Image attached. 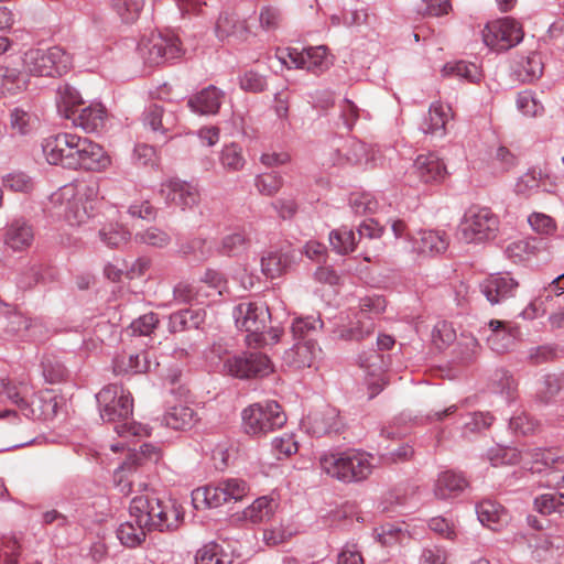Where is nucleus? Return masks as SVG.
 Segmentation results:
<instances>
[{
  "label": "nucleus",
  "mask_w": 564,
  "mask_h": 564,
  "mask_svg": "<svg viewBox=\"0 0 564 564\" xmlns=\"http://www.w3.org/2000/svg\"><path fill=\"white\" fill-rule=\"evenodd\" d=\"M129 517L148 527V531L174 532L184 521V511L175 500L151 492L131 500Z\"/></svg>",
  "instance_id": "nucleus-1"
},
{
  "label": "nucleus",
  "mask_w": 564,
  "mask_h": 564,
  "mask_svg": "<svg viewBox=\"0 0 564 564\" xmlns=\"http://www.w3.org/2000/svg\"><path fill=\"white\" fill-rule=\"evenodd\" d=\"M0 398L17 405L31 420H48L56 414L57 403L54 399L35 395L30 378L24 373L1 378Z\"/></svg>",
  "instance_id": "nucleus-2"
},
{
  "label": "nucleus",
  "mask_w": 564,
  "mask_h": 564,
  "mask_svg": "<svg viewBox=\"0 0 564 564\" xmlns=\"http://www.w3.org/2000/svg\"><path fill=\"white\" fill-rule=\"evenodd\" d=\"M96 400L100 417L105 422L113 423V430L119 436L129 437L141 434L142 426L132 419L133 399L122 386H106L96 394Z\"/></svg>",
  "instance_id": "nucleus-3"
},
{
  "label": "nucleus",
  "mask_w": 564,
  "mask_h": 564,
  "mask_svg": "<svg viewBox=\"0 0 564 564\" xmlns=\"http://www.w3.org/2000/svg\"><path fill=\"white\" fill-rule=\"evenodd\" d=\"M98 194L97 182L66 185L51 195L50 203L57 216L64 217L70 226H79L90 217L91 202Z\"/></svg>",
  "instance_id": "nucleus-4"
},
{
  "label": "nucleus",
  "mask_w": 564,
  "mask_h": 564,
  "mask_svg": "<svg viewBox=\"0 0 564 564\" xmlns=\"http://www.w3.org/2000/svg\"><path fill=\"white\" fill-rule=\"evenodd\" d=\"M232 317L237 328L247 333L249 346L273 345L280 340L281 330L267 327L271 315L263 302H241L234 307Z\"/></svg>",
  "instance_id": "nucleus-5"
},
{
  "label": "nucleus",
  "mask_w": 564,
  "mask_h": 564,
  "mask_svg": "<svg viewBox=\"0 0 564 564\" xmlns=\"http://www.w3.org/2000/svg\"><path fill=\"white\" fill-rule=\"evenodd\" d=\"M319 465L324 473L343 482L365 480L375 467L371 454L354 448L326 453L321 456Z\"/></svg>",
  "instance_id": "nucleus-6"
},
{
  "label": "nucleus",
  "mask_w": 564,
  "mask_h": 564,
  "mask_svg": "<svg viewBox=\"0 0 564 564\" xmlns=\"http://www.w3.org/2000/svg\"><path fill=\"white\" fill-rule=\"evenodd\" d=\"M286 422L282 406L272 400L250 404L241 412V429L252 437H262L281 429Z\"/></svg>",
  "instance_id": "nucleus-7"
},
{
  "label": "nucleus",
  "mask_w": 564,
  "mask_h": 564,
  "mask_svg": "<svg viewBox=\"0 0 564 564\" xmlns=\"http://www.w3.org/2000/svg\"><path fill=\"white\" fill-rule=\"evenodd\" d=\"M24 67L30 75L41 77L61 76L72 67V56L61 46L31 48L25 52Z\"/></svg>",
  "instance_id": "nucleus-8"
},
{
  "label": "nucleus",
  "mask_w": 564,
  "mask_h": 564,
  "mask_svg": "<svg viewBox=\"0 0 564 564\" xmlns=\"http://www.w3.org/2000/svg\"><path fill=\"white\" fill-rule=\"evenodd\" d=\"M499 228L498 217L486 207L469 208L458 227V235L467 243L482 242L496 237Z\"/></svg>",
  "instance_id": "nucleus-9"
},
{
  "label": "nucleus",
  "mask_w": 564,
  "mask_h": 564,
  "mask_svg": "<svg viewBox=\"0 0 564 564\" xmlns=\"http://www.w3.org/2000/svg\"><path fill=\"white\" fill-rule=\"evenodd\" d=\"M249 491V486L242 479L227 478L215 485L197 488L193 491V502L196 508L204 503L208 508H218L225 503L241 500Z\"/></svg>",
  "instance_id": "nucleus-10"
},
{
  "label": "nucleus",
  "mask_w": 564,
  "mask_h": 564,
  "mask_svg": "<svg viewBox=\"0 0 564 564\" xmlns=\"http://www.w3.org/2000/svg\"><path fill=\"white\" fill-rule=\"evenodd\" d=\"M138 48L141 57L149 65H160L178 58L184 53L178 36L173 33H151L150 36L141 40Z\"/></svg>",
  "instance_id": "nucleus-11"
},
{
  "label": "nucleus",
  "mask_w": 564,
  "mask_h": 564,
  "mask_svg": "<svg viewBox=\"0 0 564 564\" xmlns=\"http://www.w3.org/2000/svg\"><path fill=\"white\" fill-rule=\"evenodd\" d=\"M521 24L512 18H502L487 23L482 31L484 42L495 51H508L523 40Z\"/></svg>",
  "instance_id": "nucleus-12"
},
{
  "label": "nucleus",
  "mask_w": 564,
  "mask_h": 564,
  "mask_svg": "<svg viewBox=\"0 0 564 564\" xmlns=\"http://www.w3.org/2000/svg\"><path fill=\"white\" fill-rule=\"evenodd\" d=\"M78 139L79 135L66 132L45 138L42 142V151L47 163L75 170Z\"/></svg>",
  "instance_id": "nucleus-13"
},
{
  "label": "nucleus",
  "mask_w": 564,
  "mask_h": 564,
  "mask_svg": "<svg viewBox=\"0 0 564 564\" xmlns=\"http://www.w3.org/2000/svg\"><path fill=\"white\" fill-rule=\"evenodd\" d=\"M224 368L229 375L239 379L264 377L273 371L269 357L259 351L231 356L226 359Z\"/></svg>",
  "instance_id": "nucleus-14"
},
{
  "label": "nucleus",
  "mask_w": 564,
  "mask_h": 564,
  "mask_svg": "<svg viewBox=\"0 0 564 564\" xmlns=\"http://www.w3.org/2000/svg\"><path fill=\"white\" fill-rule=\"evenodd\" d=\"M529 455L532 458L530 466L532 473L546 471L543 486L558 487L564 482V476L558 473L564 470V449L534 448Z\"/></svg>",
  "instance_id": "nucleus-15"
},
{
  "label": "nucleus",
  "mask_w": 564,
  "mask_h": 564,
  "mask_svg": "<svg viewBox=\"0 0 564 564\" xmlns=\"http://www.w3.org/2000/svg\"><path fill=\"white\" fill-rule=\"evenodd\" d=\"M160 195L166 204L184 209H192L198 205L200 195L196 185L180 178H170L162 182Z\"/></svg>",
  "instance_id": "nucleus-16"
},
{
  "label": "nucleus",
  "mask_w": 564,
  "mask_h": 564,
  "mask_svg": "<svg viewBox=\"0 0 564 564\" xmlns=\"http://www.w3.org/2000/svg\"><path fill=\"white\" fill-rule=\"evenodd\" d=\"M288 57L290 62H286L282 56L280 59L289 67L294 66L312 73L323 72L332 65V58L325 45L310 46L302 51L291 48L288 52Z\"/></svg>",
  "instance_id": "nucleus-17"
},
{
  "label": "nucleus",
  "mask_w": 564,
  "mask_h": 564,
  "mask_svg": "<svg viewBox=\"0 0 564 564\" xmlns=\"http://www.w3.org/2000/svg\"><path fill=\"white\" fill-rule=\"evenodd\" d=\"M77 154L75 161V170L85 169L88 171L101 172L107 170L111 160L101 145L89 140L88 138L79 137L77 140Z\"/></svg>",
  "instance_id": "nucleus-18"
},
{
  "label": "nucleus",
  "mask_w": 564,
  "mask_h": 564,
  "mask_svg": "<svg viewBox=\"0 0 564 564\" xmlns=\"http://www.w3.org/2000/svg\"><path fill=\"white\" fill-rule=\"evenodd\" d=\"M480 291L491 304H499L514 296L519 283L509 273H496L480 283Z\"/></svg>",
  "instance_id": "nucleus-19"
},
{
  "label": "nucleus",
  "mask_w": 564,
  "mask_h": 564,
  "mask_svg": "<svg viewBox=\"0 0 564 564\" xmlns=\"http://www.w3.org/2000/svg\"><path fill=\"white\" fill-rule=\"evenodd\" d=\"M279 507L278 501L271 496H261L240 512L231 516V522L260 524L272 519Z\"/></svg>",
  "instance_id": "nucleus-20"
},
{
  "label": "nucleus",
  "mask_w": 564,
  "mask_h": 564,
  "mask_svg": "<svg viewBox=\"0 0 564 564\" xmlns=\"http://www.w3.org/2000/svg\"><path fill=\"white\" fill-rule=\"evenodd\" d=\"M6 332L21 339L35 340L43 335V324L39 318H31L12 307L7 313Z\"/></svg>",
  "instance_id": "nucleus-21"
},
{
  "label": "nucleus",
  "mask_w": 564,
  "mask_h": 564,
  "mask_svg": "<svg viewBox=\"0 0 564 564\" xmlns=\"http://www.w3.org/2000/svg\"><path fill=\"white\" fill-rule=\"evenodd\" d=\"M322 349L316 340L308 338L303 341H296L292 348L285 350L283 355L284 362L295 369L311 368L319 358Z\"/></svg>",
  "instance_id": "nucleus-22"
},
{
  "label": "nucleus",
  "mask_w": 564,
  "mask_h": 564,
  "mask_svg": "<svg viewBox=\"0 0 564 564\" xmlns=\"http://www.w3.org/2000/svg\"><path fill=\"white\" fill-rule=\"evenodd\" d=\"M358 365L365 370L367 375L376 378L373 382H370V387L375 388V391H372L370 394L372 398L386 384V381L383 380V373L388 368L389 361L382 352L376 349H370L358 356Z\"/></svg>",
  "instance_id": "nucleus-23"
},
{
  "label": "nucleus",
  "mask_w": 564,
  "mask_h": 564,
  "mask_svg": "<svg viewBox=\"0 0 564 564\" xmlns=\"http://www.w3.org/2000/svg\"><path fill=\"white\" fill-rule=\"evenodd\" d=\"M413 173L425 184L440 183L446 176V166L434 153L421 154L413 163Z\"/></svg>",
  "instance_id": "nucleus-24"
},
{
  "label": "nucleus",
  "mask_w": 564,
  "mask_h": 564,
  "mask_svg": "<svg viewBox=\"0 0 564 564\" xmlns=\"http://www.w3.org/2000/svg\"><path fill=\"white\" fill-rule=\"evenodd\" d=\"M488 326L487 343L489 347L499 354L508 351L513 346L518 335L517 327L498 319H491Z\"/></svg>",
  "instance_id": "nucleus-25"
},
{
  "label": "nucleus",
  "mask_w": 564,
  "mask_h": 564,
  "mask_svg": "<svg viewBox=\"0 0 564 564\" xmlns=\"http://www.w3.org/2000/svg\"><path fill=\"white\" fill-rule=\"evenodd\" d=\"M224 93L210 85L187 100L188 108L198 115H216L221 106Z\"/></svg>",
  "instance_id": "nucleus-26"
},
{
  "label": "nucleus",
  "mask_w": 564,
  "mask_h": 564,
  "mask_svg": "<svg viewBox=\"0 0 564 564\" xmlns=\"http://www.w3.org/2000/svg\"><path fill=\"white\" fill-rule=\"evenodd\" d=\"M292 253L288 249H270L261 257V271L269 279H276L285 274L292 263Z\"/></svg>",
  "instance_id": "nucleus-27"
},
{
  "label": "nucleus",
  "mask_w": 564,
  "mask_h": 564,
  "mask_svg": "<svg viewBox=\"0 0 564 564\" xmlns=\"http://www.w3.org/2000/svg\"><path fill=\"white\" fill-rule=\"evenodd\" d=\"M143 124L156 134L158 141L165 142V134L175 124V117L159 105L149 106L143 113Z\"/></svg>",
  "instance_id": "nucleus-28"
},
{
  "label": "nucleus",
  "mask_w": 564,
  "mask_h": 564,
  "mask_svg": "<svg viewBox=\"0 0 564 564\" xmlns=\"http://www.w3.org/2000/svg\"><path fill=\"white\" fill-rule=\"evenodd\" d=\"M467 486L468 482L462 474L446 470L438 475L433 491L437 499L445 500L457 497Z\"/></svg>",
  "instance_id": "nucleus-29"
},
{
  "label": "nucleus",
  "mask_w": 564,
  "mask_h": 564,
  "mask_svg": "<svg viewBox=\"0 0 564 564\" xmlns=\"http://www.w3.org/2000/svg\"><path fill=\"white\" fill-rule=\"evenodd\" d=\"M539 191L550 193L552 192V184L549 175L538 169H530L517 180L514 185L516 194L525 197H529Z\"/></svg>",
  "instance_id": "nucleus-30"
},
{
  "label": "nucleus",
  "mask_w": 564,
  "mask_h": 564,
  "mask_svg": "<svg viewBox=\"0 0 564 564\" xmlns=\"http://www.w3.org/2000/svg\"><path fill=\"white\" fill-rule=\"evenodd\" d=\"M476 513L480 523L494 531L500 530L509 520L506 509L490 499L477 503Z\"/></svg>",
  "instance_id": "nucleus-31"
},
{
  "label": "nucleus",
  "mask_w": 564,
  "mask_h": 564,
  "mask_svg": "<svg viewBox=\"0 0 564 564\" xmlns=\"http://www.w3.org/2000/svg\"><path fill=\"white\" fill-rule=\"evenodd\" d=\"M248 29L245 21H241L235 13L221 12L215 24V34L220 41L235 39L245 41Z\"/></svg>",
  "instance_id": "nucleus-32"
},
{
  "label": "nucleus",
  "mask_w": 564,
  "mask_h": 564,
  "mask_svg": "<svg viewBox=\"0 0 564 564\" xmlns=\"http://www.w3.org/2000/svg\"><path fill=\"white\" fill-rule=\"evenodd\" d=\"M106 119V109L100 104H94L83 108L79 113L76 111L69 120L86 132H97L105 127Z\"/></svg>",
  "instance_id": "nucleus-33"
},
{
  "label": "nucleus",
  "mask_w": 564,
  "mask_h": 564,
  "mask_svg": "<svg viewBox=\"0 0 564 564\" xmlns=\"http://www.w3.org/2000/svg\"><path fill=\"white\" fill-rule=\"evenodd\" d=\"M25 73L15 67L0 66V97L15 96L28 88Z\"/></svg>",
  "instance_id": "nucleus-34"
},
{
  "label": "nucleus",
  "mask_w": 564,
  "mask_h": 564,
  "mask_svg": "<svg viewBox=\"0 0 564 564\" xmlns=\"http://www.w3.org/2000/svg\"><path fill=\"white\" fill-rule=\"evenodd\" d=\"M448 247L446 235L436 230H421L413 239V248L421 254H438Z\"/></svg>",
  "instance_id": "nucleus-35"
},
{
  "label": "nucleus",
  "mask_w": 564,
  "mask_h": 564,
  "mask_svg": "<svg viewBox=\"0 0 564 564\" xmlns=\"http://www.w3.org/2000/svg\"><path fill=\"white\" fill-rule=\"evenodd\" d=\"M55 101L58 113L69 120L83 104V98L75 87L64 83L57 87Z\"/></svg>",
  "instance_id": "nucleus-36"
},
{
  "label": "nucleus",
  "mask_w": 564,
  "mask_h": 564,
  "mask_svg": "<svg viewBox=\"0 0 564 564\" xmlns=\"http://www.w3.org/2000/svg\"><path fill=\"white\" fill-rule=\"evenodd\" d=\"M34 232L30 225L22 220L13 221L7 229L4 243L13 251H21L31 246Z\"/></svg>",
  "instance_id": "nucleus-37"
},
{
  "label": "nucleus",
  "mask_w": 564,
  "mask_h": 564,
  "mask_svg": "<svg viewBox=\"0 0 564 564\" xmlns=\"http://www.w3.org/2000/svg\"><path fill=\"white\" fill-rule=\"evenodd\" d=\"M150 369L148 352L122 354L113 360V372L116 375L142 373Z\"/></svg>",
  "instance_id": "nucleus-38"
},
{
  "label": "nucleus",
  "mask_w": 564,
  "mask_h": 564,
  "mask_svg": "<svg viewBox=\"0 0 564 564\" xmlns=\"http://www.w3.org/2000/svg\"><path fill=\"white\" fill-rule=\"evenodd\" d=\"M196 413L187 405L178 404L170 408L162 416V424L177 431L191 429L195 422Z\"/></svg>",
  "instance_id": "nucleus-39"
},
{
  "label": "nucleus",
  "mask_w": 564,
  "mask_h": 564,
  "mask_svg": "<svg viewBox=\"0 0 564 564\" xmlns=\"http://www.w3.org/2000/svg\"><path fill=\"white\" fill-rule=\"evenodd\" d=\"M205 321V312L202 310H181L170 315L169 330L180 333L192 328H199Z\"/></svg>",
  "instance_id": "nucleus-40"
},
{
  "label": "nucleus",
  "mask_w": 564,
  "mask_h": 564,
  "mask_svg": "<svg viewBox=\"0 0 564 564\" xmlns=\"http://www.w3.org/2000/svg\"><path fill=\"white\" fill-rule=\"evenodd\" d=\"M147 532L148 527L130 517L129 520L122 522L118 527L117 538L122 545L127 547H135L145 541Z\"/></svg>",
  "instance_id": "nucleus-41"
},
{
  "label": "nucleus",
  "mask_w": 564,
  "mask_h": 564,
  "mask_svg": "<svg viewBox=\"0 0 564 564\" xmlns=\"http://www.w3.org/2000/svg\"><path fill=\"white\" fill-rule=\"evenodd\" d=\"M344 427V422L336 409L327 408L319 414H316L312 421V431L317 436L327 434H337Z\"/></svg>",
  "instance_id": "nucleus-42"
},
{
  "label": "nucleus",
  "mask_w": 564,
  "mask_h": 564,
  "mask_svg": "<svg viewBox=\"0 0 564 564\" xmlns=\"http://www.w3.org/2000/svg\"><path fill=\"white\" fill-rule=\"evenodd\" d=\"M451 108L442 102H433L429 109V119L422 126L424 133L443 137L449 119Z\"/></svg>",
  "instance_id": "nucleus-43"
},
{
  "label": "nucleus",
  "mask_w": 564,
  "mask_h": 564,
  "mask_svg": "<svg viewBox=\"0 0 564 564\" xmlns=\"http://www.w3.org/2000/svg\"><path fill=\"white\" fill-rule=\"evenodd\" d=\"M375 329V322L372 317L360 318L355 316L347 325H341L337 328L336 334L339 338L345 340H361L372 334Z\"/></svg>",
  "instance_id": "nucleus-44"
},
{
  "label": "nucleus",
  "mask_w": 564,
  "mask_h": 564,
  "mask_svg": "<svg viewBox=\"0 0 564 564\" xmlns=\"http://www.w3.org/2000/svg\"><path fill=\"white\" fill-rule=\"evenodd\" d=\"M530 453H532V451L522 453L513 447H498L490 451L489 459L494 466L499 464L513 465L522 462L524 466L530 468L532 464Z\"/></svg>",
  "instance_id": "nucleus-45"
},
{
  "label": "nucleus",
  "mask_w": 564,
  "mask_h": 564,
  "mask_svg": "<svg viewBox=\"0 0 564 564\" xmlns=\"http://www.w3.org/2000/svg\"><path fill=\"white\" fill-rule=\"evenodd\" d=\"M329 243L338 254H348L358 243L356 232L345 226L329 232Z\"/></svg>",
  "instance_id": "nucleus-46"
},
{
  "label": "nucleus",
  "mask_w": 564,
  "mask_h": 564,
  "mask_svg": "<svg viewBox=\"0 0 564 564\" xmlns=\"http://www.w3.org/2000/svg\"><path fill=\"white\" fill-rule=\"evenodd\" d=\"M517 74L522 82H534L543 74V62L538 52H531L518 63Z\"/></svg>",
  "instance_id": "nucleus-47"
},
{
  "label": "nucleus",
  "mask_w": 564,
  "mask_h": 564,
  "mask_svg": "<svg viewBox=\"0 0 564 564\" xmlns=\"http://www.w3.org/2000/svg\"><path fill=\"white\" fill-rule=\"evenodd\" d=\"M196 564H232L231 555L216 542L205 544L195 555Z\"/></svg>",
  "instance_id": "nucleus-48"
},
{
  "label": "nucleus",
  "mask_w": 564,
  "mask_h": 564,
  "mask_svg": "<svg viewBox=\"0 0 564 564\" xmlns=\"http://www.w3.org/2000/svg\"><path fill=\"white\" fill-rule=\"evenodd\" d=\"M98 235L100 240L110 248H120L130 239V231L118 223L105 224Z\"/></svg>",
  "instance_id": "nucleus-49"
},
{
  "label": "nucleus",
  "mask_w": 564,
  "mask_h": 564,
  "mask_svg": "<svg viewBox=\"0 0 564 564\" xmlns=\"http://www.w3.org/2000/svg\"><path fill=\"white\" fill-rule=\"evenodd\" d=\"M534 508L541 514L551 516L555 513L564 518V494L540 495L534 499Z\"/></svg>",
  "instance_id": "nucleus-50"
},
{
  "label": "nucleus",
  "mask_w": 564,
  "mask_h": 564,
  "mask_svg": "<svg viewBox=\"0 0 564 564\" xmlns=\"http://www.w3.org/2000/svg\"><path fill=\"white\" fill-rule=\"evenodd\" d=\"M250 247V239L245 231H237L225 236L219 252L228 257H238Z\"/></svg>",
  "instance_id": "nucleus-51"
},
{
  "label": "nucleus",
  "mask_w": 564,
  "mask_h": 564,
  "mask_svg": "<svg viewBox=\"0 0 564 564\" xmlns=\"http://www.w3.org/2000/svg\"><path fill=\"white\" fill-rule=\"evenodd\" d=\"M219 162L221 166L228 172H237L243 169L246 164L242 154V148L237 143H230L223 148Z\"/></svg>",
  "instance_id": "nucleus-52"
},
{
  "label": "nucleus",
  "mask_w": 564,
  "mask_h": 564,
  "mask_svg": "<svg viewBox=\"0 0 564 564\" xmlns=\"http://www.w3.org/2000/svg\"><path fill=\"white\" fill-rule=\"evenodd\" d=\"M158 325V315L151 312L133 319L124 332L131 337H149Z\"/></svg>",
  "instance_id": "nucleus-53"
},
{
  "label": "nucleus",
  "mask_w": 564,
  "mask_h": 564,
  "mask_svg": "<svg viewBox=\"0 0 564 564\" xmlns=\"http://www.w3.org/2000/svg\"><path fill=\"white\" fill-rule=\"evenodd\" d=\"M444 75H455L464 78L470 83H476L480 79V72L476 64L459 61L455 63H447L443 67Z\"/></svg>",
  "instance_id": "nucleus-54"
},
{
  "label": "nucleus",
  "mask_w": 564,
  "mask_h": 564,
  "mask_svg": "<svg viewBox=\"0 0 564 564\" xmlns=\"http://www.w3.org/2000/svg\"><path fill=\"white\" fill-rule=\"evenodd\" d=\"M135 470L130 460H124L113 474V481L118 490L123 495H129L133 491V482Z\"/></svg>",
  "instance_id": "nucleus-55"
},
{
  "label": "nucleus",
  "mask_w": 564,
  "mask_h": 564,
  "mask_svg": "<svg viewBox=\"0 0 564 564\" xmlns=\"http://www.w3.org/2000/svg\"><path fill=\"white\" fill-rule=\"evenodd\" d=\"M323 326V322L317 317L308 316L296 318L292 323V334L296 341H303L308 338H312V334H314L318 328Z\"/></svg>",
  "instance_id": "nucleus-56"
},
{
  "label": "nucleus",
  "mask_w": 564,
  "mask_h": 564,
  "mask_svg": "<svg viewBox=\"0 0 564 564\" xmlns=\"http://www.w3.org/2000/svg\"><path fill=\"white\" fill-rule=\"evenodd\" d=\"M144 0H112V8L122 22H134L143 9Z\"/></svg>",
  "instance_id": "nucleus-57"
},
{
  "label": "nucleus",
  "mask_w": 564,
  "mask_h": 564,
  "mask_svg": "<svg viewBox=\"0 0 564 564\" xmlns=\"http://www.w3.org/2000/svg\"><path fill=\"white\" fill-rule=\"evenodd\" d=\"M134 239L139 243L154 248H164L171 242L170 235L156 227H150L145 230L138 231Z\"/></svg>",
  "instance_id": "nucleus-58"
},
{
  "label": "nucleus",
  "mask_w": 564,
  "mask_h": 564,
  "mask_svg": "<svg viewBox=\"0 0 564 564\" xmlns=\"http://www.w3.org/2000/svg\"><path fill=\"white\" fill-rule=\"evenodd\" d=\"M349 206L356 215L373 214L378 209V200L371 193H352L349 196Z\"/></svg>",
  "instance_id": "nucleus-59"
},
{
  "label": "nucleus",
  "mask_w": 564,
  "mask_h": 564,
  "mask_svg": "<svg viewBox=\"0 0 564 564\" xmlns=\"http://www.w3.org/2000/svg\"><path fill=\"white\" fill-rule=\"evenodd\" d=\"M561 389L562 384L558 376L545 375L539 382L536 398L547 404L558 394Z\"/></svg>",
  "instance_id": "nucleus-60"
},
{
  "label": "nucleus",
  "mask_w": 564,
  "mask_h": 564,
  "mask_svg": "<svg viewBox=\"0 0 564 564\" xmlns=\"http://www.w3.org/2000/svg\"><path fill=\"white\" fill-rule=\"evenodd\" d=\"M296 533L297 530L291 524L280 523L263 531V541L267 545L274 546L286 542Z\"/></svg>",
  "instance_id": "nucleus-61"
},
{
  "label": "nucleus",
  "mask_w": 564,
  "mask_h": 564,
  "mask_svg": "<svg viewBox=\"0 0 564 564\" xmlns=\"http://www.w3.org/2000/svg\"><path fill=\"white\" fill-rule=\"evenodd\" d=\"M494 421L489 412H473L466 416L463 426V435L468 436L471 433H478L488 429Z\"/></svg>",
  "instance_id": "nucleus-62"
},
{
  "label": "nucleus",
  "mask_w": 564,
  "mask_h": 564,
  "mask_svg": "<svg viewBox=\"0 0 564 564\" xmlns=\"http://www.w3.org/2000/svg\"><path fill=\"white\" fill-rule=\"evenodd\" d=\"M562 349L557 345L546 344L531 347L528 351V359L533 365L552 361L558 358Z\"/></svg>",
  "instance_id": "nucleus-63"
},
{
  "label": "nucleus",
  "mask_w": 564,
  "mask_h": 564,
  "mask_svg": "<svg viewBox=\"0 0 564 564\" xmlns=\"http://www.w3.org/2000/svg\"><path fill=\"white\" fill-rule=\"evenodd\" d=\"M256 187L260 194L265 196L275 195L283 185V178L278 173H263L256 177Z\"/></svg>",
  "instance_id": "nucleus-64"
}]
</instances>
